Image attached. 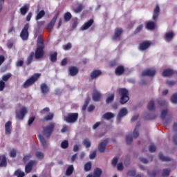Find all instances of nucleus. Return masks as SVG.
I'll return each mask as SVG.
<instances>
[{
    "instance_id": "obj_59",
    "label": "nucleus",
    "mask_w": 177,
    "mask_h": 177,
    "mask_svg": "<svg viewBox=\"0 0 177 177\" xmlns=\"http://www.w3.org/2000/svg\"><path fill=\"white\" fill-rule=\"evenodd\" d=\"M24 64V61L23 60H18L16 63L17 67H23Z\"/></svg>"
},
{
    "instance_id": "obj_43",
    "label": "nucleus",
    "mask_w": 177,
    "mask_h": 177,
    "mask_svg": "<svg viewBox=\"0 0 177 177\" xmlns=\"http://www.w3.org/2000/svg\"><path fill=\"white\" fill-rule=\"evenodd\" d=\"M35 156L37 158H38V160H44V158L45 157V155L44 154V153L41 151L36 152Z\"/></svg>"
},
{
    "instance_id": "obj_11",
    "label": "nucleus",
    "mask_w": 177,
    "mask_h": 177,
    "mask_svg": "<svg viewBox=\"0 0 177 177\" xmlns=\"http://www.w3.org/2000/svg\"><path fill=\"white\" fill-rule=\"evenodd\" d=\"M156 75V70L147 69L142 73V77H154Z\"/></svg>"
},
{
    "instance_id": "obj_51",
    "label": "nucleus",
    "mask_w": 177,
    "mask_h": 177,
    "mask_svg": "<svg viewBox=\"0 0 177 177\" xmlns=\"http://www.w3.org/2000/svg\"><path fill=\"white\" fill-rule=\"evenodd\" d=\"M5 86H6L5 82H3V80H1L0 81V92H2V91L5 89Z\"/></svg>"
},
{
    "instance_id": "obj_48",
    "label": "nucleus",
    "mask_w": 177,
    "mask_h": 177,
    "mask_svg": "<svg viewBox=\"0 0 177 177\" xmlns=\"http://www.w3.org/2000/svg\"><path fill=\"white\" fill-rule=\"evenodd\" d=\"M142 30H143V25H140L138 26L136 30H134V34H139V32H140V31H142Z\"/></svg>"
},
{
    "instance_id": "obj_21",
    "label": "nucleus",
    "mask_w": 177,
    "mask_h": 177,
    "mask_svg": "<svg viewBox=\"0 0 177 177\" xmlns=\"http://www.w3.org/2000/svg\"><path fill=\"white\" fill-rule=\"evenodd\" d=\"M175 74V71L171 68L165 69L162 72V77H172V75Z\"/></svg>"
},
{
    "instance_id": "obj_26",
    "label": "nucleus",
    "mask_w": 177,
    "mask_h": 177,
    "mask_svg": "<svg viewBox=\"0 0 177 177\" xmlns=\"http://www.w3.org/2000/svg\"><path fill=\"white\" fill-rule=\"evenodd\" d=\"M100 75H102V71L95 70L91 73V80H95V78H97Z\"/></svg>"
},
{
    "instance_id": "obj_38",
    "label": "nucleus",
    "mask_w": 177,
    "mask_h": 177,
    "mask_svg": "<svg viewBox=\"0 0 177 177\" xmlns=\"http://www.w3.org/2000/svg\"><path fill=\"white\" fill-rule=\"evenodd\" d=\"M147 108H148V110H149V111H152V110H155L156 106L154 105L153 100H151L149 102Z\"/></svg>"
},
{
    "instance_id": "obj_18",
    "label": "nucleus",
    "mask_w": 177,
    "mask_h": 177,
    "mask_svg": "<svg viewBox=\"0 0 177 177\" xmlns=\"http://www.w3.org/2000/svg\"><path fill=\"white\" fill-rule=\"evenodd\" d=\"M5 130L6 135H10L12 133V122L8 121L5 124Z\"/></svg>"
},
{
    "instance_id": "obj_35",
    "label": "nucleus",
    "mask_w": 177,
    "mask_h": 177,
    "mask_svg": "<svg viewBox=\"0 0 177 177\" xmlns=\"http://www.w3.org/2000/svg\"><path fill=\"white\" fill-rule=\"evenodd\" d=\"M84 146L86 147V149H89L91 146V140L89 138H85L82 142Z\"/></svg>"
},
{
    "instance_id": "obj_3",
    "label": "nucleus",
    "mask_w": 177,
    "mask_h": 177,
    "mask_svg": "<svg viewBox=\"0 0 177 177\" xmlns=\"http://www.w3.org/2000/svg\"><path fill=\"white\" fill-rule=\"evenodd\" d=\"M41 77V73H35L33 74L29 79H28L23 84V88H29V86H31L32 85H34L35 82L38 80H39V77Z\"/></svg>"
},
{
    "instance_id": "obj_52",
    "label": "nucleus",
    "mask_w": 177,
    "mask_h": 177,
    "mask_svg": "<svg viewBox=\"0 0 177 177\" xmlns=\"http://www.w3.org/2000/svg\"><path fill=\"white\" fill-rule=\"evenodd\" d=\"M49 111H50V109H49V107H46L40 111V113L42 115H45L46 114V113H49Z\"/></svg>"
},
{
    "instance_id": "obj_34",
    "label": "nucleus",
    "mask_w": 177,
    "mask_h": 177,
    "mask_svg": "<svg viewBox=\"0 0 177 177\" xmlns=\"http://www.w3.org/2000/svg\"><path fill=\"white\" fill-rule=\"evenodd\" d=\"M146 28L148 30H154L156 28V24L153 21H149L146 25Z\"/></svg>"
},
{
    "instance_id": "obj_12",
    "label": "nucleus",
    "mask_w": 177,
    "mask_h": 177,
    "mask_svg": "<svg viewBox=\"0 0 177 177\" xmlns=\"http://www.w3.org/2000/svg\"><path fill=\"white\" fill-rule=\"evenodd\" d=\"M127 114H128V110L127 109V108H122L119 111L118 117H117V120L119 122H121V118H122V117H125V115H127Z\"/></svg>"
},
{
    "instance_id": "obj_61",
    "label": "nucleus",
    "mask_w": 177,
    "mask_h": 177,
    "mask_svg": "<svg viewBox=\"0 0 177 177\" xmlns=\"http://www.w3.org/2000/svg\"><path fill=\"white\" fill-rule=\"evenodd\" d=\"M118 163V158L117 157L113 158V159L112 160V165H113V167H115Z\"/></svg>"
},
{
    "instance_id": "obj_14",
    "label": "nucleus",
    "mask_w": 177,
    "mask_h": 177,
    "mask_svg": "<svg viewBox=\"0 0 177 177\" xmlns=\"http://www.w3.org/2000/svg\"><path fill=\"white\" fill-rule=\"evenodd\" d=\"M40 89L42 95H48L49 93L50 89L49 88V86H48V84L46 83H42L40 86Z\"/></svg>"
},
{
    "instance_id": "obj_23",
    "label": "nucleus",
    "mask_w": 177,
    "mask_h": 177,
    "mask_svg": "<svg viewBox=\"0 0 177 177\" xmlns=\"http://www.w3.org/2000/svg\"><path fill=\"white\" fill-rule=\"evenodd\" d=\"M79 71H80V70L78 69V68H77L75 66H70L69 67V73H70V75H71V77H75V75H77V74H78Z\"/></svg>"
},
{
    "instance_id": "obj_45",
    "label": "nucleus",
    "mask_w": 177,
    "mask_h": 177,
    "mask_svg": "<svg viewBox=\"0 0 177 177\" xmlns=\"http://www.w3.org/2000/svg\"><path fill=\"white\" fill-rule=\"evenodd\" d=\"M167 114H168V111L167 109L162 111L160 117H161V120H162V121H164V120H165V118H167Z\"/></svg>"
},
{
    "instance_id": "obj_41",
    "label": "nucleus",
    "mask_w": 177,
    "mask_h": 177,
    "mask_svg": "<svg viewBox=\"0 0 177 177\" xmlns=\"http://www.w3.org/2000/svg\"><path fill=\"white\" fill-rule=\"evenodd\" d=\"M71 17H73V15H71V13L70 12H66L64 15V21H70L71 20Z\"/></svg>"
},
{
    "instance_id": "obj_4",
    "label": "nucleus",
    "mask_w": 177,
    "mask_h": 177,
    "mask_svg": "<svg viewBox=\"0 0 177 177\" xmlns=\"http://www.w3.org/2000/svg\"><path fill=\"white\" fill-rule=\"evenodd\" d=\"M120 97V104H125L129 100V91L127 88H121L118 90Z\"/></svg>"
},
{
    "instance_id": "obj_10",
    "label": "nucleus",
    "mask_w": 177,
    "mask_h": 177,
    "mask_svg": "<svg viewBox=\"0 0 177 177\" xmlns=\"http://www.w3.org/2000/svg\"><path fill=\"white\" fill-rule=\"evenodd\" d=\"M123 30L121 28H116L115 29V33L112 36L113 41H116V39L120 40V37H121V35L122 34Z\"/></svg>"
},
{
    "instance_id": "obj_2",
    "label": "nucleus",
    "mask_w": 177,
    "mask_h": 177,
    "mask_svg": "<svg viewBox=\"0 0 177 177\" xmlns=\"http://www.w3.org/2000/svg\"><path fill=\"white\" fill-rule=\"evenodd\" d=\"M55 123H50L48 125L43 127L42 133L45 138L49 139V138L52 136V133H53L55 131Z\"/></svg>"
},
{
    "instance_id": "obj_6",
    "label": "nucleus",
    "mask_w": 177,
    "mask_h": 177,
    "mask_svg": "<svg viewBox=\"0 0 177 177\" xmlns=\"http://www.w3.org/2000/svg\"><path fill=\"white\" fill-rule=\"evenodd\" d=\"M30 28V25L28 24H25L24 28L22 29L20 37L23 41H27L30 33L28 32V29Z\"/></svg>"
},
{
    "instance_id": "obj_29",
    "label": "nucleus",
    "mask_w": 177,
    "mask_h": 177,
    "mask_svg": "<svg viewBox=\"0 0 177 177\" xmlns=\"http://www.w3.org/2000/svg\"><path fill=\"white\" fill-rule=\"evenodd\" d=\"M114 113L111 112H107L103 115V118H104V120H111V118H114Z\"/></svg>"
},
{
    "instance_id": "obj_40",
    "label": "nucleus",
    "mask_w": 177,
    "mask_h": 177,
    "mask_svg": "<svg viewBox=\"0 0 177 177\" xmlns=\"http://www.w3.org/2000/svg\"><path fill=\"white\" fill-rule=\"evenodd\" d=\"M114 102V93L109 95L106 100V104H109V103H113Z\"/></svg>"
},
{
    "instance_id": "obj_55",
    "label": "nucleus",
    "mask_w": 177,
    "mask_h": 177,
    "mask_svg": "<svg viewBox=\"0 0 177 177\" xmlns=\"http://www.w3.org/2000/svg\"><path fill=\"white\" fill-rule=\"evenodd\" d=\"M35 121V116H32L29 118L28 121V125L30 127L31 124Z\"/></svg>"
},
{
    "instance_id": "obj_64",
    "label": "nucleus",
    "mask_w": 177,
    "mask_h": 177,
    "mask_svg": "<svg viewBox=\"0 0 177 177\" xmlns=\"http://www.w3.org/2000/svg\"><path fill=\"white\" fill-rule=\"evenodd\" d=\"M156 146L151 145L149 146V151L150 153H154V151H156Z\"/></svg>"
},
{
    "instance_id": "obj_9",
    "label": "nucleus",
    "mask_w": 177,
    "mask_h": 177,
    "mask_svg": "<svg viewBox=\"0 0 177 177\" xmlns=\"http://www.w3.org/2000/svg\"><path fill=\"white\" fill-rule=\"evenodd\" d=\"M27 112V109H26V107L21 108L19 112H16L17 118H18V120H23L24 117H26Z\"/></svg>"
},
{
    "instance_id": "obj_62",
    "label": "nucleus",
    "mask_w": 177,
    "mask_h": 177,
    "mask_svg": "<svg viewBox=\"0 0 177 177\" xmlns=\"http://www.w3.org/2000/svg\"><path fill=\"white\" fill-rule=\"evenodd\" d=\"M96 153H97V151H96V150H94V151L89 155V157H90V159H91V160H93V158H95V157H96Z\"/></svg>"
},
{
    "instance_id": "obj_49",
    "label": "nucleus",
    "mask_w": 177,
    "mask_h": 177,
    "mask_svg": "<svg viewBox=\"0 0 177 177\" xmlns=\"http://www.w3.org/2000/svg\"><path fill=\"white\" fill-rule=\"evenodd\" d=\"M61 147H62V149H67V147H68V141H67V140H64V141L61 143Z\"/></svg>"
},
{
    "instance_id": "obj_30",
    "label": "nucleus",
    "mask_w": 177,
    "mask_h": 177,
    "mask_svg": "<svg viewBox=\"0 0 177 177\" xmlns=\"http://www.w3.org/2000/svg\"><path fill=\"white\" fill-rule=\"evenodd\" d=\"M15 176L17 177H25L26 174H24V171H21V169H17L14 173Z\"/></svg>"
},
{
    "instance_id": "obj_44",
    "label": "nucleus",
    "mask_w": 177,
    "mask_h": 177,
    "mask_svg": "<svg viewBox=\"0 0 177 177\" xmlns=\"http://www.w3.org/2000/svg\"><path fill=\"white\" fill-rule=\"evenodd\" d=\"M84 9V6L82 4H80L76 8L74 9L75 13H80V12H82V10Z\"/></svg>"
},
{
    "instance_id": "obj_7",
    "label": "nucleus",
    "mask_w": 177,
    "mask_h": 177,
    "mask_svg": "<svg viewBox=\"0 0 177 177\" xmlns=\"http://www.w3.org/2000/svg\"><path fill=\"white\" fill-rule=\"evenodd\" d=\"M107 143H109V139L106 138L101 142L98 145V151L100 153H104L106 151V147H107Z\"/></svg>"
},
{
    "instance_id": "obj_58",
    "label": "nucleus",
    "mask_w": 177,
    "mask_h": 177,
    "mask_svg": "<svg viewBox=\"0 0 177 177\" xmlns=\"http://www.w3.org/2000/svg\"><path fill=\"white\" fill-rule=\"evenodd\" d=\"M128 176H135L136 175V170H130L127 172Z\"/></svg>"
},
{
    "instance_id": "obj_42",
    "label": "nucleus",
    "mask_w": 177,
    "mask_h": 177,
    "mask_svg": "<svg viewBox=\"0 0 177 177\" xmlns=\"http://www.w3.org/2000/svg\"><path fill=\"white\" fill-rule=\"evenodd\" d=\"M92 169V163L91 162H88L84 165V171L88 172V171H91Z\"/></svg>"
},
{
    "instance_id": "obj_28",
    "label": "nucleus",
    "mask_w": 177,
    "mask_h": 177,
    "mask_svg": "<svg viewBox=\"0 0 177 177\" xmlns=\"http://www.w3.org/2000/svg\"><path fill=\"white\" fill-rule=\"evenodd\" d=\"M50 60L52 63H56V62H57V52L50 54Z\"/></svg>"
},
{
    "instance_id": "obj_56",
    "label": "nucleus",
    "mask_w": 177,
    "mask_h": 177,
    "mask_svg": "<svg viewBox=\"0 0 177 177\" xmlns=\"http://www.w3.org/2000/svg\"><path fill=\"white\" fill-rule=\"evenodd\" d=\"M166 84L167 85H168V86H174V85L176 84V82L174 80H169V81H167Z\"/></svg>"
},
{
    "instance_id": "obj_8",
    "label": "nucleus",
    "mask_w": 177,
    "mask_h": 177,
    "mask_svg": "<svg viewBox=\"0 0 177 177\" xmlns=\"http://www.w3.org/2000/svg\"><path fill=\"white\" fill-rule=\"evenodd\" d=\"M151 45L149 41H144L139 44L138 49L139 50L143 51L149 49Z\"/></svg>"
},
{
    "instance_id": "obj_54",
    "label": "nucleus",
    "mask_w": 177,
    "mask_h": 177,
    "mask_svg": "<svg viewBox=\"0 0 177 177\" xmlns=\"http://www.w3.org/2000/svg\"><path fill=\"white\" fill-rule=\"evenodd\" d=\"M10 157L15 158L17 156V151L16 149H12L10 152Z\"/></svg>"
},
{
    "instance_id": "obj_63",
    "label": "nucleus",
    "mask_w": 177,
    "mask_h": 177,
    "mask_svg": "<svg viewBox=\"0 0 177 177\" xmlns=\"http://www.w3.org/2000/svg\"><path fill=\"white\" fill-rule=\"evenodd\" d=\"M31 158V155H26L23 158V161L24 162H27V161H28V160H30Z\"/></svg>"
},
{
    "instance_id": "obj_20",
    "label": "nucleus",
    "mask_w": 177,
    "mask_h": 177,
    "mask_svg": "<svg viewBox=\"0 0 177 177\" xmlns=\"http://www.w3.org/2000/svg\"><path fill=\"white\" fill-rule=\"evenodd\" d=\"M125 73V68H124V66L120 65L116 67L115 70V74L116 75H122Z\"/></svg>"
},
{
    "instance_id": "obj_22",
    "label": "nucleus",
    "mask_w": 177,
    "mask_h": 177,
    "mask_svg": "<svg viewBox=\"0 0 177 177\" xmlns=\"http://www.w3.org/2000/svg\"><path fill=\"white\" fill-rule=\"evenodd\" d=\"M100 99H102V93L97 91H95L93 93V100H94V102H99Z\"/></svg>"
},
{
    "instance_id": "obj_17",
    "label": "nucleus",
    "mask_w": 177,
    "mask_h": 177,
    "mask_svg": "<svg viewBox=\"0 0 177 177\" xmlns=\"http://www.w3.org/2000/svg\"><path fill=\"white\" fill-rule=\"evenodd\" d=\"M160 6L156 5L155 9L153 10L152 19L154 21H157V19H158V16H160Z\"/></svg>"
},
{
    "instance_id": "obj_32",
    "label": "nucleus",
    "mask_w": 177,
    "mask_h": 177,
    "mask_svg": "<svg viewBox=\"0 0 177 177\" xmlns=\"http://www.w3.org/2000/svg\"><path fill=\"white\" fill-rule=\"evenodd\" d=\"M171 174V169H163L162 171L161 176L162 177H168Z\"/></svg>"
},
{
    "instance_id": "obj_50",
    "label": "nucleus",
    "mask_w": 177,
    "mask_h": 177,
    "mask_svg": "<svg viewBox=\"0 0 177 177\" xmlns=\"http://www.w3.org/2000/svg\"><path fill=\"white\" fill-rule=\"evenodd\" d=\"M171 103H177V93H174L172 95V96L171 97Z\"/></svg>"
},
{
    "instance_id": "obj_16",
    "label": "nucleus",
    "mask_w": 177,
    "mask_h": 177,
    "mask_svg": "<svg viewBox=\"0 0 177 177\" xmlns=\"http://www.w3.org/2000/svg\"><path fill=\"white\" fill-rule=\"evenodd\" d=\"M175 33L173 31L167 32L165 34L164 39L166 42H171V39H174Z\"/></svg>"
},
{
    "instance_id": "obj_36",
    "label": "nucleus",
    "mask_w": 177,
    "mask_h": 177,
    "mask_svg": "<svg viewBox=\"0 0 177 177\" xmlns=\"http://www.w3.org/2000/svg\"><path fill=\"white\" fill-rule=\"evenodd\" d=\"M54 115H55L53 114V113H49L43 118V121H52V120H53Z\"/></svg>"
},
{
    "instance_id": "obj_57",
    "label": "nucleus",
    "mask_w": 177,
    "mask_h": 177,
    "mask_svg": "<svg viewBox=\"0 0 177 177\" xmlns=\"http://www.w3.org/2000/svg\"><path fill=\"white\" fill-rule=\"evenodd\" d=\"M133 136L135 139H136V138H139V130L135 129L133 132Z\"/></svg>"
},
{
    "instance_id": "obj_37",
    "label": "nucleus",
    "mask_w": 177,
    "mask_h": 177,
    "mask_svg": "<svg viewBox=\"0 0 177 177\" xmlns=\"http://www.w3.org/2000/svg\"><path fill=\"white\" fill-rule=\"evenodd\" d=\"M45 16V10H41L40 12H39L35 17L36 20H41L42 17Z\"/></svg>"
},
{
    "instance_id": "obj_25",
    "label": "nucleus",
    "mask_w": 177,
    "mask_h": 177,
    "mask_svg": "<svg viewBox=\"0 0 177 177\" xmlns=\"http://www.w3.org/2000/svg\"><path fill=\"white\" fill-rule=\"evenodd\" d=\"M94 21L93 19H91L88 20L87 22H86L82 26V30L84 31L85 30H88L91 26L93 24Z\"/></svg>"
},
{
    "instance_id": "obj_5",
    "label": "nucleus",
    "mask_w": 177,
    "mask_h": 177,
    "mask_svg": "<svg viewBox=\"0 0 177 177\" xmlns=\"http://www.w3.org/2000/svg\"><path fill=\"white\" fill-rule=\"evenodd\" d=\"M78 113H69L64 117V120L68 124H75L78 121Z\"/></svg>"
},
{
    "instance_id": "obj_53",
    "label": "nucleus",
    "mask_w": 177,
    "mask_h": 177,
    "mask_svg": "<svg viewBox=\"0 0 177 177\" xmlns=\"http://www.w3.org/2000/svg\"><path fill=\"white\" fill-rule=\"evenodd\" d=\"M73 48V46L71 45V43H68L65 46H64V50H70Z\"/></svg>"
},
{
    "instance_id": "obj_15",
    "label": "nucleus",
    "mask_w": 177,
    "mask_h": 177,
    "mask_svg": "<svg viewBox=\"0 0 177 177\" xmlns=\"http://www.w3.org/2000/svg\"><path fill=\"white\" fill-rule=\"evenodd\" d=\"M35 160H30L25 167V172L26 174H30L32 170V167L36 163Z\"/></svg>"
},
{
    "instance_id": "obj_19",
    "label": "nucleus",
    "mask_w": 177,
    "mask_h": 177,
    "mask_svg": "<svg viewBox=\"0 0 177 177\" xmlns=\"http://www.w3.org/2000/svg\"><path fill=\"white\" fill-rule=\"evenodd\" d=\"M8 166V159L6 158V156L3 155L0 156V167L1 168H6Z\"/></svg>"
},
{
    "instance_id": "obj_1",
    "label": "nucleus",
    "mask_w": 177,
    "mask_h": 177,
    "mask_svg": "<svg viewBox=\"0 0 177 177\" xmlns=\"http://www.w3.org/2000/svg\"><path fill=\"white\" fill-rule=\"evenodd\" d=\"M37 48H36L35 53L31 52L30 55L27 58L26 66H30L34 59V57L36 59H42L45 52V44L44 43V38L42 35H39L37 38Z\"/></svg>"
},
{
    "instance_id": "obj_31",
    "label": "nucleus",
    "mask_w": 177,
    "mask_h": 177,
    "mask_svg": "<svg viewBox=\"0 0 177 177\" xmlns=\"http://www.w3.org/2000/svg\"><path fill=\"white\" fill-rule=\"evenodd\" d=\"M55 24H56V21H53V19H51V21L46 27V30H49L50 32H52V30H53V27H55Z\"/></svg>"
},
{
    "instance_id": "obj_46",
    "label": "nucleus",
    "mask_w": 177,
    "mask_h": 177,
    "mask_svg": "<svg viewBox=\"0 0 177 177\" xmlns=\"http://www.w3.org/2000/svg\"><path fill=\"white\" fill-rule=\"evenodd\" d=\"M12 77V73H8L6 75H3L2 77V81L6 82V81L9 80V78Z\"/></svg>"
},
{
    "instance_id": "obj_27",
    "label": "nucleus",
    "mask_w": 177,
    "mask_h": 177,
    "mask_svg": "<svg viewBox=\"0 0 177 177\" xmlns=\"http://www.w3.org/2000/svg\"><path fill=\"white\" fill-rule=\"evenodd\" d=\"M102 172L103 171H102V169L97 167L94 169L93 176V177H100V176H102Z\"/></svg>"
},
{
    "instance_id": "obj_33",
    "label": "nucleus",
    "mask_w": 177,
    "mask_h": 177,
    "mask_svg": "<svg viewBox=\"0 0 177 177\" xmlns=\"http://www.w3.org/2000/svg\"><path fill=\"white\" fill-rule=\"evenodd\" d=\"M158 157L162 161H171V158L168 156H165L164 154L162 153V152L159 153Z\"/></svg>"
},
{
    "instance_id": "obj_39",
    "label": "nucleus",
    "mask_w": 177,
    "mask_h": 177,
    "mask_svg": "<svg viewBox=\"0 0 177 177\" xmlns=\"http://www.w3.org/2000/svg\"><path fill=\"white\" fill-rule=\"evenodd\" d=\"M73 171H74V167L73 165L68 166L66 171V175H67V176H70L71 175L73 174Z\"/></svg>"
},
{
    "instance_id": "obj_13",
    "label": "nucleus",
    "mask_w": 177,
    "mask_h": 177,
    "mask_svg": "<svg viewBox=\"0 0 177 177\" xmlns=\"http://www.w3.org/2000/svg\"><path fill=\"white\" fill-rule=\"evenodd\" d=\"M38 138L39 139L40 143L43 147V149H48V146H49V143L46 140H45V138H44V136L41 134L38 135Z\"/></svg>"
},
{
    "instance_id": "obj_47",
    "label": "nucleus",
    "mask_w": 177,
    "mask_h": 177,
    "mask_svg": "<svg viewBox=\"0 0 177 177\" xmlns=\"http://www.w3.org/2000/svg\"><path fill=\"white\" fill-rule=\"evenodd\" d=\"M133 139L132 138V136H126V142L127 145H131L133 142Z\"/></svg>"
},
{
    "instance_id": "obj_24",
    "label": "nucleus",
    "mask_w": 177,
    "mask_h": 177,
    "mask_svg": "<svg viewBox=\"0 0 177 177\" xmlns=\"http://www.w3.org/2000/svg\"><path fill=\"white\" fill-rule=\"evenodd\" d=\"M29 10H30V6H28V4H25L20 8L19 10L22 16H26V15H27V12H28Z\"/></svg>"
},
{
    "instance_id": "obj_60",
    "label": "nucleus",
    "mask_w": 177,
    "mask_h": 177,
    "mask_svg": "<svg viewBox=\"0 0 177 177\" xmlns=\"http://www.w3.org/2000/svg\"><path fill=\"white\" fill-rule=\"evenodd\" d=\"M109 64V67H115V66H117V61L115 60L110 61Z\"/></svg>"
}]
</instances>
